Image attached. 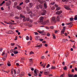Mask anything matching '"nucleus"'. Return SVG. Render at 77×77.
I'll return each mask as SVG.
<instances>
[{"mask_svg":"<svg viewBox=\"0 0 77 77\" xmlns=\"http://www.w3.org/2000/svg\"><path fill=\"white\" fill-rule=\"evenodd\" d=\"M68 76L69 77H73V75H71V74H68Z\"/></svg>","mask_w":77,"mask_h":77,"instance_id":"17","label":"nucleus"},{"mask_svg":"<svg viewBox=\"0 0 77 77\" xmlns=\"http://www.w3.org/2000/svg\"><path fill=\"white\" fill-rule=\"evenodd\" d=\"M29 0H26V1H25V2L26 4H27L28 3H29Z\"/></svg>","mask_w":77,"mask_h":77,"instance_id":"28","label":"nucleus"},{"mask_svg":"<svg viewBox=\"0 0 77 77\" xmlns=\"http://www.w3.org/2000/svg\"><path fill=\"white\" fill-rule=\"evenodd\" d=\"M66 66H65V67L63 68V69H64L65 70H66Z\"/></svg>","mask_w":77,"mask_h":77,"instance_id":"41","label":"nucleus"},{"mask_svg":"<svg viewBox=\"0 0 77 77\" xmlns=\"http://www.w3.org/2000/svg\"><path fill=\"white\" fill-rule=\"evenodd\" d=\"M32 40V37L31 36H30V40Z\"/></svg>","mask_w":77,"mask_h":77,"instance_id":"56","label":"nucleus"},{"mask_svg":"<svg viewBox=\"0 0 77 77\" xmlns=\"http://www.w3.org/2000/svg\"><path fill=\"white\" fill-rule=\"evenodd\" d=\"M38 32L39 33L41 34L42 33H43V32H44V31H38Z\"/></svg>","mask_w":77,"mask_h":77,"instance_id":"36","label":"nucleus"},{"mask_svg":"<svg viewBox=\"0 0 77 77\" xmlns=\"http://www.w3.org/2000/svg\"><path fill=\"white\" fill-rule=\"evenodd\" d=\"M44 18L43 17H42L40 18V20L41 21V22H43V21Z\"/></svg>","mask_w":77,"mask_h":77,"instance_id":"14","label":"nucleus"},{"mask_svg":"<svg viewBox=\"0 0 77 77\" xmlns=\"http://www.w3.org/2000/svg\"><path fill=\"white\" fill-rule=\"evenodd\" d=\"M18 52H17V51L15 52V51H14V54H18Z\"/></svg>","mask_w":77,"mask_h":77,"instance_id":"31","label":"nucleus"},{"mask_svg":"<svg viewBox=\"0 0 77 77\" xmlns=\"http://www.w3.org/2000/svg\"><path fill=\"white\" fill-rule=\"evenodd\" d=\"M40 2L41 3V4H42L43 3H44V7L45 9L47 8V5L46 4V2L45 1H40Z\"/></svg>","mask_w":77,"mask_h":77,"instance_id":"2","label":"nucleus"},{"mask_svg":"<svg viewBox=\"0 0 77 77\" xmlns=\"http://www.w3.org/2000/svg\"><path fill=\"white\" fill-rule=\"evenodd\" d=\"M49 73V72H45V74H46V75H47L48 74V73Z\"/></svg>","mask_w":77,"mask_h":77,"instance_id":"25","label":"nucleus"},{"mask_svg":"<svg viewBox=\"0 0 77 77\" xmlns=\"http://www.w3.org/2000/svg\"><path fill=\"white\" fill-rule=\"evenodd\" d=\"M72 24H70L69 26V28H71V27L72 26Z\"/></svg>","mask_w":77,"mask_h":77,"instance_id":"42","label":"nucleus"},{"mask_svg":"<svg viewBox=\"0 0 77 77\" xmlns=\"http://www.w3.org/2000/svg\"><path fill=\"white\" fill-rule=\"evenodd\" d=\"M2 60H3L5 61L6 60V58L5 57H3L2 58Z\"/></svg>","mask_w":77,"mask_h":77,"instance_id":"34","label":"nucleus"},{"mask_svg":"<svg viewBox=\"0 0 77 77\" xmlns=\"http://www.w3.org/2000/svg\"><path fill=\"white\" fill-rule=\"evenodd\" d=\"M26 9L27 11H29V7H26Z\"/></svg>","mask_w":77,"mask_h":77,"instance_id":"27","label":"nucleus"},{"mask_svg":"<svg viewBox=\"0 0 77 77\" xmlns=\"http://www.w3.org/2000/svg\"><path fill=\"white\" fill-rule=\"evenodd\" d=\"M36 8L39 9V8L42 9V5H37L35 6Z\"/></svg>","mask_w":77,"mask_h":77,"instance_id":"3","label":"nucleus"},{"mask_svg":"<svg viewBox=\"0 0 77 77\" xmlns=\"http://www.w3.org/2000/svg\"><path fill=\"white\" fill-rule=\"evenodd\" d=\"M41 58L42 59H44L45 58V57L44 56H42Z\"/></svg>","mask_w":77,"mask_h":77,"instance_id":"64","label":"nucleus"},{"mask_svg":"<svg viewBox=\"0 0 77 77\" xmlns=\"http://www.w3.org/2000/svg\"><path fill=\"white\" fill-rule=\"evenodd\" d=\"M50 35V34L49 33H47V36L49 37Z\"/></svg>","mask_w":77,"mask_h":77,"instance_id":"33","label":"nucleus"},{"mask_svg":"<svg viewBox=\"0 0 77 77\" xmlns=\"http://www.w3.org/2000/svg\"><path fill=\"white\" fill-rule=\"evenodd\" d=\"M17 8L19 10H21V8L19 6H17Z\"/></svg>","mask_w":77,"mask_h":77,"instance_id":"18","label":"nucleus"},{"mask_svg":"<svg viewBox=\"0 0 77 77\" xmlns=\"http://www.w3.org/2000/svg\"><path fill=\"white\" fill-rule=\"evenodd\" d=\"M34 33H35V35H38V33H37V32H34Z\"/></svg>","mask_w":77,"mask_h":77,"instance_id":"57","label":"nucleus"},{"mask_svg":"<svg viewBox=\"0 0 77 77\" xmlns=\"http://www.w3.org/2000/svg\"><path fill=\"white\" fill-rule=\"evenodd\" d=\"M45 47H48V45L47 44H45Z\"/></svg>","mask_w":77,"mask_h":77,"instance_id":"63","label":"nucleus"},{"mask_svg":"<svg viewBox=\"0 0 77 77\" xmlns=\"http://www.w3.org/2000/svg\"><path fill=\"white\" fill-rule=\"evenodd\" d=\"M35 38L36 40H39V37L38 36H35Z\"/></svg>","mask_w":77,"mask_h":77,"instance_id":"16","label":"nucleus"},{"mask_svg":"<svg viewBox=\"0 0 77 77\" xmlns=\"http://www.w3.org/2000/svg\"><path fill=\"white\" fill-rule=\"evenodd\" d=\"M60 7H57V9H56V10H57V11H59V10H60Z\"/></svg>","mask_w":77,"mask_h":77,"instance_id":"30","label":"nucleus"},{"mask_svg":"<svg viewBox=\"0 0 77 77\" xmlns=\"http://www.w3.org/2000/svg\"><path fill=\"white\" fill-rule=\"evenodd\" d=\"M14 50V49H12V50H10V51L11 52H14V51H13Z\"/></svg>","mask_w":77,"mask_h":77,"instance_id":"51","label":"nucleus"},{"mask_svg":"<svg viewBox=\"0 0 77 77\" xmlns=\"http://www.w3.org/2000/svg\"><path fill=\"white\" fill-rule=\"evenodd\" d=\"M70 20L71 21H72V20H73V18L72 17L70 18Z\"/></svg>","mask_w":77,"mask_h":77,"instance_id":"32","label":"nucleus"},{"mask_svg":"<svg viewBox=\"0 0 77 77\" xmlns=\"http://www.w3.org/2000/svg\"><path fill=\"white\" fill-rule=\"evenodd\" d=\"M11 2L10 1H9L8 2L6 3V5L7 6H9L10 5H11Z\"/></svg>","mask_w":77,"mask_h":77,"instance_id":"10","label":"nucleus"},{"mask_svg":"<svg viewBox=\"0 0 77 77\" xmlns=\"http://www.w3.org/2000/svg\"><path fill=\"white\" fill-rule=\"evenodd\" d=\"M62 1L63 2H67V0H62Z\"/></svg>","mask_w":77,"mask_h":77,"instance_id":"50","label":"nucleus"},{"mask_svg":"<svg viewBox=\"0 0 77 77\" xmlns=\"http://www.w3.org/2000/svg\"><path fill=\"white\" fill-rule=\"evenodd\" d=\"M72 72H74V69H72Z\"/></svg>","mask_w":77,"mask_h":77,"instance_id":"54","label":"nucleus"},{"mask_svg":"<svg viewBox=\"0 0 77 77\" xmlns=\"http://www.w3.org/2000/svg\"><path fill=\"white\" fill-rule=\"evenodd\" d=\"M72 23L70 22V23H66V25H70V24H72Z\"/></svg>","mask_w":77,"mask_h":77,"instance_id":"37","label":"nucleus"},{"mask_svg":"<svg viewBox=\"0 0 77 77\" xmlns=\"http://www.w3.org/2000/svg\"><path fill=\"white\" fill-rule=\"evenodd\" d=\"M17 46L18 47V48H20L21 47L20 46H19V45H17Z\"/></svg>","mask_w":77,"mask_h":77,"instance_id":"60","label":"nucleus"},{"mask_svg":"<svg viewBox=\"0 0 77 77\" xmlns=\"http://www.w3.org/2000/svg\"><path fill=\"white\" fill-rule=\"evenodd\" d=\"M16 5H17L14 4V6L13 7H14V8H16Z\"/></svg>","mask_w":77,"mask_h":77,"instance_id":"52","label":"nucleus"},{"mask_svg":"<svg viewBox=\"0 0 77 77\" xmlns=\"http://www.w3.org/2000/svg\"><path fill=\"white\" fill-rule=\"evenodd\" d=\"M20 17H21L23 18V21L24 22H26V21H29V18L25 17L24 16L20 14Z\"/></svg>","mask_w":77,"mask_h":77,"instance_id":"1","label":"nucleus"},{"mask_svg":"<svg viewBox=\"0 0 77 77\" xmlns=\"http://www.w3.org/2000/svg\"><path fill=\"white\" fill-rule=\"evenodd\" d=\"M13 70H14V69H12L11 70V73L12 74H13Z\"/></svg>","mask_w":77,"mask_h":77,"instance_id":"29","label":"nucleus"},{"mask_svg":"<svg viewBox=\"0 0 77 77\" xmlns=\"http://www.w3.org/2000/svg\"><path fill=\"white\" fill-rule=\"evenodd\" d=\"M50 66V64H48V65L47 66H46L47 68H48V67Z\"/></svg>","mask_w":77,"mask_h":77,"instance_id":"43","label":"nucleus"},{"mask_svg":"<svg viewBox=\"0 0 77 77\" xmlns=\"http://www.w3.org/2000/svg\"><path fill=\"white\" fill-rule=\"evenodd\" d=\"M45 28L47 29H49V27H46Z\"/></svg>","mask_w":77,"mask_h":77,"instance_id":"61","label":"nucleus"},{"mask_svg":"<svg viewBox=\"0 0 77 77\" xmlns=\"http://www.w3.org/2000/svg\"><path fill=\"white\" fill-rule=\"evenodd\" d=\"M74 20H77V15L75 16V17L74 18Z\"/></svg>","mask_w":77,"mask_h":77,"instance_id":"26","label":"nucleus"},{"mask_svg":"<svg viewBox=\"0 0 77 77\" xmlns=\"http://www.w3.org/2000/svg\"><path fill=\"white\" fill-rule=\"evenodd\" d=\"M28 14L30 15V16L31 17H32L33 16H35V15L33 14L32 13V11H30L29 12Z\"/></svg>","mask_w":77,"mask_h":77,"instance_id":"9","label":"nucleus"},{"mask_svg":"<svg viewBox=\"0 0 77 77\" xmlns=\"http://www.w3.org/2000/svg\"><path fill=\"white\" fill-rule=\"evenodd\" d=\"M43 12L41 13V15H45L46 13L47 12L46 10H43Z\"/></svg>","mask_w":77,"mask_h":77,"instance_id":"7","label":"nucleus"},{"mask_svg":"<svg viewBox=\"0 0 77 77\" xmlns=\"http://www.w3.org/2000/svg\"><path fill=\"white\" fill-rule=\"evenodd\" d=\"M64 8L65 9H66L67 10H70V8L69 7H68L67 6H65Z\"/></svg>","mask_w":77,"mask_h":77,"instance_id":"12","label":"nucleus"},{"mask_svg":"<svg viewBox=\"0 0 77 77\" xmlns=\"http://www.w3.org/2000/svg\"><path fill=\"white\" fill-rule=\"evenodd\" d=\"M39 72V71L37 69H35L34 70V76H37L38 75L37 73Z\"/></svg>","mask_w":77,"mask_h":77,"instance_id":"4","label":"nucleus"},{"mask_svg":"<svg viewBox=\"0 0 77 77\" xmlns=\"http://www.w3.org/2000/svg\"><path fill=\"white\" fill-rule=\"evenodd\" d=\"M53 39H55L56 38V37L55 36V35H53Z\"/></svg>","mask_w":77,"mask_h":77,"instance_id":"45","label":"nucleus"},{"mask_svg":"<svg viewBox=\"0 0 77 77\" xmlns=\"http://www.w3.org/2000/svg\"><path fill=\"white\" fill-rule=\"evenodd\" d=\"M51 21L54 23L56 22V20H55V17H53L51 18Z\"/></svg>","mask_w":77,"mask_h":77,"instance_id":"8","label":"nucleus"},{"mask_svg":"<svg viewBox=\"0 0 77 77\" xmlns=\"http://www.w3.org/2000/svg\"><path fill=\"white\" fill-rule=\"evenodd\" d=\"M50 28L52 29H53L54 28V27H53V26H51L50 27Z\"/></svg>","mask_w":77,"mask_h":77,"instance_id":"46","label":"nucleus"},{"mask_svg":"<svg viewBox=\"0 0 77 77\" xmlns=\"http://www.w3.org/2000/svg\"><path fill=\"white\" fill-rule=\"evenodd\" d=\"M29 22L31 23H32L33 22V20H29Z\"/></svg>","mask_w":77,"mask_h":77,"instance_id":"44","label":"nucleus"},{"mask_svg":"<svg viewBox=\"0 0 77 77\" xmlns=\"http://www.w3.org/2000/svg\"><path fill=\"white\" fill-rule=\"evenodd\" d=\"M11 45L12 46H13L15 44L14 43H11Z\"/></svg>","mask_w":77,"mask_h":77,"instance_id":"59","label":"nucleus"},{"mask_svg":"<svg viewBox=\"0 0 77 77\" xmlns=\"http://www.w3.org/2000/svg\"><path fill=\"white\" fill-rule=\"evenodd\" d=\"M28 6L29 7H30V8H31L32 7L33 4L32 3H30L29 4Z\"/></svg>","mask_w":77,"mask_h":77,"instance_id":"11","label":"nucleus"},{"mask_svg":"<svg viewBox=\"0 0 77 77\" xmlns=\"http://www.w3.org/2000/svg\"><path fill=\"white\" fill-rule=\"evenodd\" d=\"M6 33L8 34H12L14 33V32L11 30L8 31L6 32Z\"/></svg>","mask_w":77,"mask_h":77,"instance_id":"6","label":"nucleus"},{"mask_svg":"<svg viewBox=\"0 0 77 77\" xmlns=\"http://www.w3.org/2000/svg\"><path fill=\"white\" fill-rule=\"evenodd\" d=\"M55 2H52L51 3V4L52 5H54V4Z\"/></svg>","mask_w":77,"mask_h":77,"instance_id":"49","label":"nucleus"},{"mask_svg":"<svg viewBox=\"0 0 77 77\" xmlns=\"http://www.w3.org/2000/svg\"><path fill=\"white\" fill-rule=\"evenodd\" d=\"M28 74L29 76L31 77V75L29 73H28Z\"/></svg>","mask_w":77,"mask_h":77,"instance_id":"58","label":"nucleus"},{"mask_svg":"<svg viewBox=\"0 0 77 77\" xmlns=\"http://www.w3.org/2000/svg\"><path fill=\"white\" fill-rule=\"evenodd\" d=\"M39 40L41 42H42V41H43V39H42V38H41V39H39Z\"/></svg>","mask_w":77,"mask_h":77,"instance_id":"40","label":"nucleus"},{"mask_svg":"<svg viewBox=\"0 0 77 77\" xmlns=\"http://www.w3.org/2000/svg\"><path fill=\"white\" fill-rule=\"evenodd\" d=\"M73 77H77V75H75L74 76L73 75Z\"/></svg>","mask_w":77,"mask_h":77,"instance_id":"53","label":"nucleus"},{"mask_svg":"<svg viewBox=\"0 0 77 77\" xmlns=\"http://www.w3.org/2000/svg\"><path fill=\"white\" fill-rule=\"evenodd\" d=\"M50 23L49 20H47L46 21L43 23V25H45L46 24H48Z\"/></svg>","mask_w":77,"mask_h":77,"instance_id":"5","label":"nucleus"},{"mask_svg":"<svg viewBox=\"0 0 77 77\" xmlns=\"http://www.w3.org/2000/svg\"><path fill=\"white\" fill-rule=\"evenodd\" d=\"M7 65L8 66H11V62H10L9 61H8Z\"/></svg>","mask_w":77,"mask_h":77,"instance_id":"15","label":"nucleus"},{"mask_svg":"<svg viewBox=\"0 0 77 77\" xmlns=\"http://www.w3.org/2000/svg\"><path fill=\"white\" fill-rule=\"evenodd\" d=\"M75 63V61H72V63Z\"/></svg>","mask_w":77,"mask_h":77,"instance_id":"48","label":"nucleus"},{"mask_svg":"<svg viewBox=\"0 0 77 77\" xmlns=\"http://www.w3.org/2000/svg\"><path fill=\"white\" fill-rule=\"evenodd\" d=\"M5 3V1H3V2L0 5L2 6L3 4H4Z\"/></svg>","mask_w":77,"mask_h":77,"instance_id":"39","label":"nucleus"},{"mask_svg":"<svg viewBox=\"0 0 77 77\" xmlns=\"http://www.w3.org/2000/svg\"><path fill=\"white\" fill-rule=\"evenodd\" d=\"M17 39H18V38L17 37V36H16V37H15V41L17 40Z\"/></svg>","mask_w":77,"mask_h":77,"instance_id":"47","label":"nucleus"},{"mask_svg":"<svg viewBox=\"0 0 77 77\" xmlns=\"http://www.w3.org/2000/svg\"><path fill=\"white\" fill-rule=\"evenodd\" d=\"M60 17H59V16H57V21H60Z\"/></svg>","mask_w":77,"mask_h":77,"instance_id":"19","label":"nucleus"},{"mask_svg":"<svg viewBox=\"0 0 77 77\" xmlns=\"http://www.w3.org/2000/svg\"><path fill=\"white\" fill-rule=\"evenodd\" d=\"M26 38L27 40H29V38L28 36H26Z\"/></svg>","mask_w":77,"mask_h":77,"instance_id":"24","label":"nucleus"},{"mask_svg":"<svg viewBox=\"0 0 77 77\" xmlns=\"http://www.w3.org/2000/svg\"><path fill=\"white\" fill-rule=\"evenodd\" d=\"M33 54V52H31L30 53V54Z\"/></svg>","mask_w":77,"mask_h":77,"instance_id":"55","label":"nucleus"},{"mask_svg":"<svg viewBox=\"0 0 77 77\" xmlns=\"http://www.w3.org/2000/svg\"><path fill=\"white\" fill-rule=\"evenodd\" d=\"M20 72V70L19 69H18L17 70V74H18Z\"/></svg>","mask_w":77,"mask_h":77,"instance_id":"21","label":"nucleus"},{"mask_svg":"<svg viewBox=\"0 0 77 77\" xmlns=\"http://www.w3.org/2000/svg\"><path fill=\"white\" fill-rule=\"evenodd\" d=\"M62 13V11H58L57 12L56 14H60Z\"/></svg>","mask_w":77,"mask_h":77,"instance_id":"13","label":"nucleus"},{"mask_svg":"<svg viewBox=\"0 0 77 77\" xmlns=\"http://www.w3.org/2000/svg\"><path fill=\"white\" fill-rule=\"evenodd\" d=\"M2 50H3L2 48H0V51H2Z\"/></svg>","mask_w":77,"mask_h":77,"instance_id":"62","label":"nucleus"},{"mask_svg":"<svg viewBox=\"0 0 77 77\" xmlns=\"http://www.w3.org/2000/svg\"><path fill=\"white\" fill-rule=\"evenodd\" d=\"M51 9L52 10H54L55 9V7L54 6H53V7L51 8Z\"/></svg>","mask_w":77,"mask_h":77,"instance_id":"35","label":"nucleus"},{"mask_svg":"<svg viewBox=\"0 0 77 77\" xmlns=\"http://www.w3.org/2000/svg\"><path fill=\"white\" fill-rule=\"evenodd\" d=\"M7 24H13V23L11 22H10V23H7Z\"/></svg>","mask_w":77,"mask_h":77,"instance_id":"38","label":"nucleus"},{"mask_svg":"<svg viewBox=\"0 0 77 77\" xmlns=\"http://www.w3.org/2000/svg\"><path fill=\"white\" fill-rule=\"evenodd\" d=\"M32 59H29V61L30 63H33V61H32Z\"/></svg>","mask_w":77,"mask_h":77,"instance_id":"20","label":"nucleus"},{"mask_svg":"<svg viewBox=\"0 0 77 77\" xmlns=\"http://www.w3.org/2000/svg\"><path fill=\"white\" fill-rule=\"evenodd\" d=\"M42 45L41 44L39 45H38L36 46V47H42Z\"/></svg>","mask_w":77,"mask_h":77,"instance_id":"22","label":"nucleus"},{"mask_svg":"<svg viewBox=\"0 0 77 77\" xmlns=\"http://www.w3.org/2000/svg\"><path fill=\"white\" fill-rule=\"evenodd\" d=\"M56 68L54 66H52L51 67V69H55Z\"/></svg>","mask_w":77,"mask_h":77,"instance_id":"23","label":"nucleus"}]
</instances>
